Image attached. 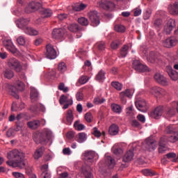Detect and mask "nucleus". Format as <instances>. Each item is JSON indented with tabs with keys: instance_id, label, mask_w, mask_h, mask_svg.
Segmentation results:
<instances>
[{
	"instance_id": "31",
	"label": "nucleus",
	"mask_w": 178,
	"mask_h": 178,
	"mask_svg": "<svg viewBox=\"0 0 178 178\" xmlns=\"http://www.w3.org/2000/svg\"><path fill=\"white\" fill-rule=\"evenodd\" d=\"M118 133H119V127L115 124H111L108 129V134L110 136H116Z\"/></svg>"
},
{
	"instance_id": "48",
	"label": "nucleus",
	"mask_w": 178,
	"mask_h": 178,
	"mask_svg": "<svg viewBox=\"0 0 178 178\" xmlns=\"http://www.w3.org/2000/svg\"><path fill=\"white\" fill-rule=\"evenodd\" d=\"M87 8V6L84 3L76 4V6H73V10L76 12H80L81 10H84V8Z\"/></svg>"
},
{
	"instance_id": "51",
	"label": "nucleus",
	"mask_w": 178,
	"mask_h": 178,
	"mask_svg": "<svg viewBox=\"0 0 178 178\" xmlns=\"http://www.w3.org/2000/svg\"><path fill=\"white\" fill-rule=\"evenodd\" d=\"M111 86L118 91H122V88H123V85L118 81L112 82Z\"/></svg>"
},
{
	"instance_id": "7",
	"label": "nucleus",
	"mask_w": 178,
	"mask_h": 178,
	"mask_svg": "<svg viewBox=\"0 0 178 178\" xmlns=\"http://www.w3.org/2000/svg\"><path fill=\"white\" fill-rule=\"evenodd\" d=\"M88 17L93 27H97V26L100 23L99 15H98V12H97L96 10L89 12Z\"/></svg>"
},
{
	"instance_id": "19",
	"label": "nucleus",
	"mask_w": 178,
	"mask_h": 178,
	"mask_svg": "<svg viewBox=\"0 0 178 178\" xmlns=\"http://www.w3.org/2000/svg\"><path fill=\"white\" fill-rule=\"evenodd\" d=\"M136 107L140 112H145L148 110V106L147 105V102L144 99H140L135 102Z\"/></svg>"
},
{
	"instance_id": "46",
	"label": "nucleus",
	"mask_w": 178,
	"mask_h": 178,
	"mask_svg": "<svg viewBox=\"0 0 178 178\" xmlns=\"http://www.w3.org/2000/svg\"><path fill=\"white\" fill-rule=\"evenodd\" d=\"M105 99L102 97L101 95L97 96L95 97L93 102L95 105H99L101 104H104L105 102Z\"/></svg>"
},
{
	"instance_id": "62",
	"label": "nucleus",
	"mask_w": 178,
	"mask_h": 178,
	"mask_svg": "<svg viewBox=\"0 0 178 178\" xmlns=\"http://www.w3.org/2000/svg\"><path fill=\"white\" fill-rule=\"evenodd\" d=\"M76 98L77 101H83V99L84 98V95L83 94V92H77V93L76 94Z\"/></svg>"
},
{
	"instance_id": "23",
	"label": "nucleus",
	"mask_w": 178,
	"mask_h": 178,
	"mask_svg": "<svg viewBox=\"0 0 178 178\" xmlns=\"http://www.w3.org/2000/svg\"><path fill=\"white\" fill-rule=\"evenodd\" d=\"M166 72L170 79L173 80L174 81H176L178 79V73L176 72V70H173V68L171 66H167L166 67Z\"/></svg>"
},
{
	"instance_id": "53",
	"label": "nucleus",
	"mask_w": 178,
	"mask_h": 178,
	"mask_svg": "<svg viewBox=\"0 0 178 178\" xmlns=\"http://www.w3.org/2000/svg\"><path fill=\"white\" fill-rule=\"evenodd\" d=\"M16 41L18 45H21L22 47H24V45H26V38H24V36H19L17 38Z\"/></svg>"
},
{
	"instance_id": "32",
	"label": "nucleus",
	"mask_w": 178,
	"mask_h": 178,
	"mask_svg": "<svg viewBox=\"0 0 178 178\" xmlns=\"http://www.w3.org/2000/svg\"><path fill=\"white\" fill-rule=\"evenodd\" d=\"M24 31L25 34H28L29 35H38V31L33 28L25 27Z\"/></svg>"
},
{
	"instance_id": "5",
	"label": "nucleus",
	"mask_w": 178,
	"mask_h": 178,
	"mask_svg": "<svg viewBox=\"0 0 178 178\" xmlns=\"http://www.w3.org/2000/svg\"><path fill=\"white\" fill-rule=\"evenodd\" d=\"M51 136V131L48 129H44L43 133L39 134L36 136V138H34L35 143L37 144H42V143H45L47 141V138L50 137Z\"/></svg>"
},
{
	"instance_id": "10",
	"label": "nucleus",
	"mask_w": 178,
	"mask_h": 178,
	"mask_svg": "<svg viewBox=\"0 0 178 178\" xmlns=\"http://www.w3.org/2000/svg\"><path fill=\"white\" fill-rule=\"evenodd\" d=\"M46 58L47 59H56V50L51 44H47L46 46Z\"/></svg>"
},
{
	"instance_id": "56",
	"label": "nucleus",
	"mask_w": 178,
	"mask_h": 178,
	"mask_svg": "<svg viewBox=\"0 0 178 178\" xmlns=\"http://www.w3.org/2000/svg\"><path fill=\"white\" fill-rule=\"evenodd\" d=\"M162 19H156L153 23V26L154 27V29H156L158 30V29H161V27H162Z\"/></svg>"
},
{
	"instance_id": "15",
	"label": "nucleus",
	"mask_w": 178,
	"mask_h": 178,
	"mask_svg": "<svg viewBox=\"0 0 178 178\" xmlns=\"http://www.w3.org/2000/svg\"><path fill=\"white\" fill-rule=\"evenodd\" d=\"M66 33V30L65 29H54L52 31V37L55 40H62V38Z\"/></svg>"
},
{
	"instance_id": "49",
	"label": "nucleus",
	"mask_w": 178,
	"mask_h": 178,
	"mask_svg": "<svg viewBox=\"0 0 178 178\" xmlns=\"http://www.w3.org/2000/svg\"><path fill=\"white\" fill-rule=\"evenodd\" d=\"M114 30L117 31V33H124V31H126V27L122 24H116L114 26Z\"/></svg>"
},
{
	"instance_id": "17",
	"label": "nucleus",
	"mask_w": 178,
	"mask_h": 178,
	"mask_svg": "<svg viewBox=\"0 0 178 178\" xmlns=\"http://www.w3.org/2000/svg\"><path fill=\"white\" fill-rule=\"evenodd\" d=\"M42 7V4H41V3L32 1L29 4L28 7L26 8V12H27V13H29V12H35V10H38V9H40Z\"/></svg>"
},
{
	"instance_id": "47",
	"label": "nucleus",
	"mask_w": 178,
	"mask_h": 178,
	"mask_svg": "<svg viewBox=\"0 0 178 178\" xmlns=\"http://www.w3.org/2000/svg\"><path fill=\"white\" fill-rule=\"evenodd\" d=\"M97 81H104L105 80V72L102 70H100L95 77Z\"/></svg>"
},
{
	"instance_id": "39",
	"label": "nucleus",
	"mask_w": 178,
	"mask_h": 178,
	"mask_svg": "<svg viewBox=\"0 0 178 178\" xmlns=\"http://www.w3.org/2000/svg\"><path fill=\"white\" fill-rule=\"evenodd\" d=\"M43 154H44V147H40L35 150L33 154V157L35 158V159H40V158L42 156Z\"/></svg>"
},
{
	"instance_id": "13",
	"label": "nucleus",
	"mask_w": 178,
	"mask_h": 178,
	"mask_svg": "<svg viewBox=\"0 0 178 178\" xmlns=\"http://www.w3.org/2000/svg\"><path fill=\"white\" fill-rule=\"evenodd\" d=\"M169 141V138L168 136H163L160 138V141L159 143V152L160 154H164L165 151L168 149L166 147V143Z\"/></svg>"
},
{
	"instance_id": "43",
	"label": "nucleus",
	"mask_w": 178,
	"mask_h": 178,
	"mask_svg": "<svg viewBox=\"0 0 178 178\" xmlns=\"http://www.w3.org/2000/svg\"><path fill=\"white\" fill-rule=\"evenodd\" d=\"M3 76H4V77H6V79H12V77H13V76H15V73L13 72V71L12 70L6 69L3 72Z\"/></svg>"
},
{
	"instance_id": "16",
	"label": "nucleus",
	"mask_w": 178,
	"mask_h": 178,
	"mask_svg": "<svg viewBox=\"0 0 178 178\" xmlns=\"http://www.w3.org/2000/svg\"><path fill=\"white\" fill-rule=\"evenodd\" d=\"M83 156L84 160L86 161V162H88V163H92L94 161H97V159H95V157L97 156V154L95 153V152H85Z\"/></svg>"
},
{
	"instance_id": "11",
	"label": "nucleus",
	"mask_w": 178,
	"mask_h": 178,
	"mask_svg": "<svg viewBox=\"0 0 178 178\" xmlns=\"http://www.w3.org/2000/svg\"><path fill=\"white\" fill-rule=\"evenodd\" d=\"M154 80L161 86H166L169 85V81H168V79L163 76V74L161 73H156L154 74Z\"/></svg>"
},
{
	"instance_id": "27",
	"label": "nucleus",
	"mask_w": 178,
	"mask_h": 178,
	"mask_svg": "<svg viewBox=\"0 0 178 178\" xmlns=\"http://www.w3.org/2000/svg\"><path fill=\"white\" fill-rule=\"evenodd\" d=\"M168 12L170 15H178V2L169 5Z\"/></svg>"
},
{
	"instance_id": "61",
	"label": "nucleus",
	"mask_w": 178,
	"mask_h": 178,
	"mask_svg": "<svg viewBox=\"0 0 178 178\" xmlns=\"http://www.w3.org/2000/svg\"><path fill=\"white\" fill-rule=\"evenodd\" d=\"M92 130H93L92 134L93 136H95V137H97V138L101 137L102 134H101V131L98 130V128L94 127Z\"/></svg>"
},
{
	"instance_id": "6",
	"label": "nucleus",
	"mask_w": 178,
	"mask_h": 178,
	"mask_svg": "<svg viewBox=\"0 0 178 178\" xmlns=\"http://www.w3.org/2000/svg\"><path fill=\"white\" fill-rule=\"evenodd\" d=\"M60 105H63V109H67L69 106L73 105V99L69 98V95H62L59 99Z\"/></svg>"
},
{
	"instance_id": "35",
	"label": "nucleus",
	"mask_w": 178,
	"mask_h": 178,
	"mask_svg": "<svg viewBox=\"0 0 178 178\" xmlns=\"http://www.w3.org/2000/svg\"><path fill=\"white\" fill-rule=\"evenodd\" d=\"M31 101H37L38 99V90L33 87H31Z\"/></svg>"
},
{
	"instance_id": "58",
	"label": "nucleus",
	"mask_w": 178,
	"mask_h": 178,
	"mask_svg": "<svg viewBox=\"0 0 178 178\" xmlns=\"http://www.w3.org/2000/svg\"><path fill=\"white\" fill-rule=\"evenodd\" d=\"M111 108L113 112L115 113H120L122 112V107L118 104H113L111 105Z\"/></svg>"
},
{
	"instance_id": "4",
	"label": "nucleus",
	"mask_w": 178,
	"mask_h": 178,
	"mask_svg": "<svg viewBox=\"0 0 178 178\" xmlns=\"http://www.w3.org/2000/svg\"><path fill=\"white\" fill-rule=\"evenodd\" d=\"M10 94L15 97L16 99H19V95H17V91H23L24 90V83L20 81L17 82L16 87L10 86Z\"/></svg>"
},
{
	"instance_id": "60",
	"label": "nucleus",
	"mask_w": 178,
	"mask_h": 178,
	"mask_svg": "<svg viewBox=\"0 0 178 178\" xmlns=\"http://www.w3.org/2000/svg\"><path fill=\"white\" fill-rule=\"evenodd\" d=\"M165 158L168 159H174V162H176V154L173 152H170L165 155Z\"/></svg>"
},
{
	"instance_id": "44",
	"label": "nucleus",
	"mask_w": 178,
	"mask_h": 178,
	"mask_svg": "<svg viewBox=\"0 0 178 178\" xmlns=\"http://www.w3.org/2000/svg\"><path fill=\"white\" fill-rule=\"evenodd\" d=\"M167 137H168V141H170V143H176V141L178 140V131H176L175 130V132H174L172 135L168 136Z\"/></svg>"
},
{
	"instance_id": "55",
	"label": "nucleus",
	"mask_w": 178,
	"mask_h": 178,
	"mask_svg": "<svg viewBox=\"0 0 178 178\" xmlns=\"http://www.w3.org/2000/svg\"><path fill=\"white\" fill-rule=\"evenodd\" d=\"M176 108L173 105V106L167 111L166 116L168 118H172V116H175V115H176Z\"/></svg>"
},
{
	"instance_id": "45",
	"label": "nucleus",
	"mask_w": 178,
	"mask_h": 178,
	"mask_svg": "<svg viewBox=\"0 0 178 178\" xmlns=\"http://www.w3.org/2000/svg\"><path fill=\"white\" fill-rule=\"evenodd\" d=\"M81 173L83 174V175L85 176V178H94V175H92V173L87 170L86 168H82L81 170Z\"/></svg>"
},
{
	"instance_id": "12",
	"label": "nucleus",
	"mask_w": 178,
	"mask_h": 178,
	"mask_svg": "<svg viewBox=\"0 0 178 178\" xmlns=\"http://www.w3.org/2000/svg\"><path fill=\"white\" fill-rule=\"evenodd\" d=\"M99 8H102L105 10H113L115 9V3L111 1L102 0L98 3Z\"/></svg>"
},
{
	"instance_id": "2",
	"label": "nucleus",
	"mask_w": 178,
	"mask_h": 178,
	"mask_svg": "<svg viewBox=\"0 0 178 178\" xmlns=\"http://www.w3.org/2000/svg\"><path fill=\"white\" fill-rule=\"evenodd\" d=\"M8 66L12 70H15L17 73H20L23 70V65L17 58H11L8 60Z\"/></svg>"
},
{
	"instance_id": "64",
	"label": "nucleus",
	"mask_w": 178,
	"mask_h": 178,
	"mask_svg": "<svg viewBox=\"0 0 178 178\" xmlns=\"http://www.w3.org/2000/svg\"><path fill=\"white\" fill-rule=\"evenodd\" d=\"M13 176L15 178H24V175L20 172H13Z\"/></svg>"
},
{
	"instance_id": "8",
	"label": "nucleus",
	"mask_w": 178,
	"mask_h": 178,
	"mask_svg": "<svg viewBox=\"0 0 178 178\" xmlns=\"http://www.w3.org/2000/svg\"><path fill=\"white\" fill-rule=\"evenodd\" d=\"M47 122L44 119L35 120L33 121H30L27 122V126L29 129L32 130H35L38 129L40 126H45Z\"/></svg>"
},
{
	"instance_id": "28",
	"label": "nucleus",
	"mask_w": 178,
	"mask_h": 178,
	"mask_svg": "<svg viewBox=\"0 0 178 178\" xmlns=\"http://www.w3.org/2000/svg\"><path fill=\"white\" fill-rule=\"evenodd\" d=\"M75 140L80 144L84 143L87 140V134L84 132L79 133L75 136Z\"/></svg>"
},
{
	"instance_id": "21",
	"label": "nucleus",
	"mask_w": 178,
	"mask_h": 178,
	"mask_svg": "<svg viewBox=\"0 0 178 178\" xmlns=\"http://www.w3.org/2000/svg\"><path fill=\"white\" fill-rule=\"evenodd\" d=\"M131 91L129 89H127L123 92H121L120 93V97L122 102V104L124 105L126 104V102H127V98H131Z\"/></svg>"
},
{
	"instance_id": "18",
	"label": "nucleus",
	"mask_w": 178,
	"mask_h": 178,
	"mask_svg": "<svg viewBox=\"0 0 178 178\" xmlns=\"http://www.w3.org/2000/svg\"><path fill=\"white\" fill-rule=\"evenodd\" d=\"M174 27H176V21L173 19H168L164 26L165 33H166V34H170Z\"/></svg>"
},
{
	"instance_id": "57",
	"label": "nucleus",
	"mask_w": 178,
	"mask_h": 178,
	"mask_svg": "<svg viewBox=\"0 0 178 178\" xmlns=\"http://www.w3.org/2000/svg\"><path fill=\"white\" fill-rule=\"evenodd\" d=\"M78 23L81 26H88V19L84 17L78 19Z\"/></svg>"
},
{
	"instance_id": "26",
	"label": "nucleus",
	"mask_w": 178,
	"mask_h": 178,
	"mask_svg": "<svg viewBox=\"0 0 178 178\" xmlns=\"http://www.w3.org/2000/svg\"><path fill=\"white\" fill-rule=\"evenodd\" d=\"M149 92L150 94H152V95H154V97H158L161 95L162 92H163V90H162V88L158 86H154L150 88Z\"/></svg>"
},
{
	"instance_id": "41",
	"label": "nucleus",
	"mask_w": 178,
	"mask_h": 178,
	"mask_svg": "<svg viewBox=\"0 0 178 178\" xmlns=\"http://www.w3.org/2000/svg\"><path fill=\"white\" fill-rule=\"evenodd\" d=\"M147 60L151 63H158V58H156V56H155V53H154V51L150 52L149 56L147 57Z\"/></svg>"
},
{
	"instance_id": "3",
	"label": "nucleus",
	"mask_w": 178,
	"mask_h": 178,
	"mask_svg": "<svg viewBox=\"0 0 178 178\" xmlns=\"http://www.w3.org/2000/svg\"><path fill=\"white\" fill-rule=\"evenodd\" d=\"M142 147L147 151L156 149V140L152 137H149L142 143Z\"/></svg>"
},
{
	"instance_id": "50",
	"label": "nucleus",
	"mask_w": 178,
	"mask_h": 178,
	"mask_svg": "<svg viewBox=\"0 0 178 178\" xmlns=\"http://www.w3.org/2000/svg\"><path fill=\"white\" fill-rule=\"evenodd\" d=\"M142 173L144 175V176H155V175H156L155 171L150 169H145L142 170Z\"/></svg>"
},
{
	"instance_id": "20",
	"label": "nucleus",
	"mask_w": 178,
	"mask_h": 178,
	"mask_svg": "<svg viewBox=\"0 0 178 178\" xmlns=\"http://www.w3.org/2000/svg\"><path fill=\"white\" fill-rule=\"evenodd\" d=\"M3 44L5 48H6L8 51H10V52H12V54H16V52H17V49L13 45L12 40H5L3 41Z\"/></svg>"
},
{
	"instance_id": "42",
	"label": "nucleus",
	"mask_w": 178,
	"mask_h": 178,
	"mask_svg": "<svg viewBox=\"0 0 178 178\" xmlns=\"http://www.w3.org/2000/svg\"><path fill=\"white\" fill-rule=\"evenodd\" d=\"M74 127L75 130H78V131H81V130H84L86 129V126L83 124H80V121H75L74 123Z\"/></svg>"
},
{
	"instance_id": "30",
	"label": "nucleus",
	"mask_w": 178,
	"mask_h": 178,
	"mask_svg": "<svg viewBox=\"0 0 178 178\" xmlns=\"http://www.w3.org/2000/svg\"><path fill=\"white\" fill-rule=\"evenodd\" d=\"M42 174L41 177L42 178H51V173L48 172V165L44 164L41 168Z\"/></svg>"
},
{
	"instance_id": "36",
	"label": "nucleus",
	"mask_w": 178,
	"mask_h": 178,
	"mask_svg": "<svg viewBox=\"0 0 178 178\" xmlns=\"http://www.w3.org/2000/svg\"><path fill=\"white\" fill-rule=\"evenodd\" d=\"M129 54V45L124 44L120 49V56L121 58H126Z\"/></svg>"
},
{
	"instance_id": "34",
	"label": "nucleus",
	"mask_w": 178,
	"mask_h": 178,
	"mask_svg": "<svg viewBox=\"0 0 178 178\" xmlns=\"http://www.w3.org/2000/svg\"><path fill=\"white\" fill-rule=\"evenodd\" d=\"M106 163L109 169H113L115 167V159L112 156H108L106 157Z\"/></svg>"
},
{
	"instance_id": "9",
	"label": "nucleus",
	"mask_w": 178,
	"mask_h": 178,
	"mask_svg": "<svg viewBox=\"0 0 178 178\" xmlns=\"http://www.w3.org/2000/svg\"><path fill=\"white\" fill-rule=\"evenodd\" d=\"M177 38L175 37H170L163 40L162 45L165 48H173V47H176V45H177Z\"/></svg>"
},
{
	"instance_id": "59",
	"label": "nucleus",
	"mask_w": 178,
	"mask_h": 178,
	"mask_svg": "<svg viewBox=\"0 0 178 178\" xmlns=\"http://www.w3.org/2000/svg\"><path fill=\"white\" fill-rule=\"evenodd\" d=\"M85 120L88 123H91L92 122V114L90 112L86 113L85 115Z\"/></svg>"
},
{
	"instance_id": "38",
	"label": "nucleus",
	"mask_w": 178,
	"mask_h": 178,
	"mask_svg": "<svg viewBox=\"0 0 178 178\" xmlns=\"http://www.w3.org/2000/svg\"><path fill=\"white\" fill-rule=\"evenodd\" d=\"M67 29L71 33H77V31H80L81 29L77 24H71L68 26Z\"/></svg>"
},
{
	"instance_id": "22",
	"label": "nucleus",
	"mask_w": 178,
	"mask_h": 178,
	"mask_svg": "<svg viewBox=\"0 0 178 178\" xmlns=\"http://www.w3.org/2000/svg\"><path fill=\"white\" fill-rule=\"evenodd\" d=\"M73 120H74V115H73V111H72V109H69L67 110L65 114V121H64V123H65V124H67L68 126H70V124L73 123Z\"/></svg>"
},
{
	"instance_id": "54",
	"label": "nucleus",
	"mask_w": 178,
	"mask_h": 178,
	"mask_svg": "<svg viewBox=\"0 0 178 178\" xmlns=\"http://www.w3.org/2000/svg\"><path fill=\"white\" fill-rule=\"evenodd\" d=\"M151 15H152V10H151V9L149 8L146 9L143 13L144 20L149 19V17H151Z\"/></svg>"
},
{
	"instance_id": "1",
	"label": "nucleus",
	"mask_w": 178,
	"mask_h": 178,
	"mask_svg": "<svg viewBox=\"0 0 178 178\" xmlns=\"http://www.w3.org/2000/svg\"><path fill=\"white\" fill-rule=\"evenodd\" d=\"M7 158L10 161H7V165L12 166L13 168H20L23 169L26 166V163H24V158H26V154L20 150L13 149L10 151L7 154Z\"/></svg>"
},
{
	"instance_id": "40",
	"label": "nucleus",
	"mask_w": 178,
	"mask_h": 178,
	"mask_svg": "<svg viewBox=\"0 0 178 178\" xmlns=\"http://www.w3.org/2000/svg\"><path fill=\"white\" fill-rule=\"evenodd\" d=\"M29 22H30L29 19L21 18L19 19V26H21L19 27L24 31V29H26V27H29L27 26V24H29Z\"/></svg>"
},
{
	"instance_id": "14",
	"label": "nucleus",
	"mask_w": 178,
	"mask_h": 178,
	"mask_svg": "<svg viewBox=\"0 0 178 178\" xmlns=\"http://www.w3.org/2000/svg\"><path fill=\"white\" fill-rule=\"evenodd\" d=\"M132 66L136 72H148V67L140 63L138 60H134Z\"/></svg>"
},
{
	"instance_id": "37",
	"label": "nucleus",
	"mask_w": 178,
	"mask_h": 178,
	"mask_svg": "<svg viewBox=\"0 0 178 178\" xmlns=\"http://www.w3.org/2000/svg\"><path fill=\"white\" fill-rule=\"evenodd\" d=\"M165 133L173 136L174 133H176V126L173 124L168 125L165 129Z\"/></svg>"
},
{
	"instance_id": "52",
	"label": "nucleus",
	"mask_w": 178,
	"mask_h": 178,
	"mask_svg": "<svg viewBox=\"0 0 178 178\" xmlns=\"http://www.w3.org/2000/svg\"><path fill=\"white\" fill-rule=\"evenodd\" d=\"M67 70V67L65 63H60L58 65V70L60 73H65Z\"/></svg>"
},
{
	"instance_id": "25",
	"label": "nucleus",
	"mask_w": 178,
	"mask_h": 178,
	"mask_svg": "<svg viewBox=\"0 0 178 178\" xmlns=\"http://www.w3.org/2000/svg\"><path fill=\"white\" fill-rule=\"evenodd\" d=\"M40 15L43 19H47L48 17H51V16H52V15H54V12L52 11V10H51L49 8H42L40 9Z\"/></svg>"
},
{
	"instance_id": "63",
	"label": "nucleus",
	"mask_w": 178,
	"mask_h": 178,
	"mask_svg": "<svg viewBox=\"0 0 178 178\" xmlns=\"http://www.w3.org/2000/svg\"><path fill=\"white\" fill-rule=\"evenodd\" d=\"M88 81V79H87L86 76H82L79 79V84H86Z\"/></svg>"
},
{
	"instance_id": "33",
	"label": "nucleus",
	"mask_w": 178,
	"mask_h": 178,
	"mask_svg": "<svg viewBox=\"0 0 178 178\" xmlns=\"http://www.w3.org/2000/svg\"><path fill=\"white\" fill-rule=\"evenodd\" d=\"M112 152L115 155H117V156H120V155L123 154V149L120 146H118V145H115L113 147Z\"/></svg>"
},
{
	"instance_id": "24",
	"label": "nucleus",
	"mask_w": 178,
	"mask_h": 178,
	"mask_svg": "<svg viewBox=\"0 0 178 178\" xmlns=\"http://www.w3.org/2000/svg\"><path fill=\"white\" fill-rule=\"evenodd\" d=\"M163 108L161 106L156 107L153 112L150 113L151 118L154 119H159L162 116Z\"/></svg>"
},
{
	"instance_id": "29",
	"label": "nucleus",
	"mask_w": 178,
	"mask_h": 178,
	"mask_svg": "<svg viewBox=\"0 0 178 178\" xmlns=\"http://www.w3.org/2000/svg\"><path fill=\"white\" fill-rule=\"evenodd\" d=\"M134 156V153L132 152V150H129L124 155L122 161L123 162H130L131 161H132Z\"/></svg>"
}]
</instances>
